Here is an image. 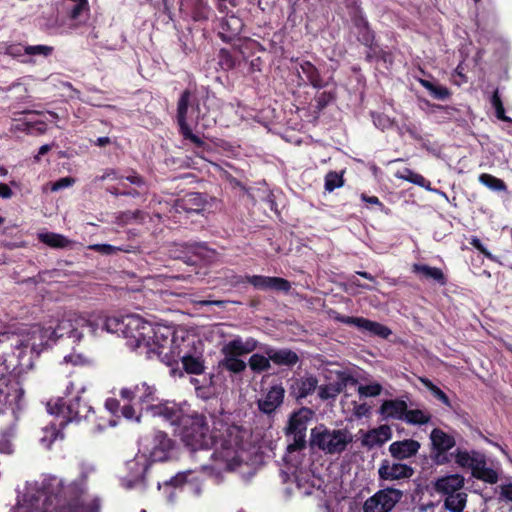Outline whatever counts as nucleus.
I'll return each mask as SVG.
<instances>
[{
    "mask_svg": "<svg viewBox=\"0 0 512 512\" xmlns=\"http://www.w3.org/2000/svg\"><path fill=\"white\" fill-rule=\"evenodd\" d=\"M171 425L182 426L179 435L191 452H200L201 458L209 457L210 464H202L203 470L234 471L254 462L260 449L263 435L252 433L250 429L213 421L210 429L209 420L203 415H187L182 409V416Z\"/></svg>",
    "mask_w": 512,
    "mask_h": 512,
    "instance_id": "obj_1",
    "label": "nucleus"
},
{
    "mask_svg": "<svg viewBox=\"0 0 512 512\" xmlns=\"http://www.w3.org/2000/svg\"><path fill=\"white\" fill-rule=\"evenodd\" d=\"M65 485L62 478L45 475L41 481L27 482L22 491H18L17 503L12 512H99L100 501L95 498L91 503L82 499L85 491L84 478Z\"/></svg>",
    "mask_w": 512,
    "mask_h": 512,
    "instance_id": "obj_2",
    "label": "nucleus"
},
{
    "mask_svg": "<svg viewBox=\"0 0 512 512\" xmlns=\"http://www.w3.org/2000/svg\"><path fill=\"white\" fill-rule=\"evenodd\" d=\"M84 328H88L93 335H96L98 323L85 315L66 312L61 318L51 319L44 325L34 324L22 329L11 340L17 366L21 370L32 368L34 360L42 350L55 343L58 338L66 336L74 342H79L83 337Z\"/></svg>",
    "mask_w": 512,
    "mask_h": 512,
    "instance_id": "obj_3",
    "label": "nucleus"
},
{
    "mask_svg": "<svg viewBox=\"0 0 512 512\" xmlns=\"http://www.w3.org/2000/svg\"><path fill=\"white\" fill-rule=\"evenodd\" d=\"M122 399L141 405L142 411L166 422H175L182 416V406L169 401H159L156 388L146 382L120 390Z\"/></svg>",
    "mask_w": 512,
    "mask_h": 512,
    "instance_id": "obj_4",
    "label": "nucleus"
},
{
    "mask_svg": "<svg viewBox=\"0 0 512 512\" xmlns=\"http://www.w3.org/2000/svg\"><path fill=\"white\" fill-rule=\"evenodd\" d=\"M206 115L200 107L199 99L189 91H184L178 101L177 119L180 131L185 139H189L197 147H201L204 142L202 139L192 133V125H200L202 128L210 126V121L205 119Z\"/></svg>",
    "mask_w": 512,
    "mask_h": 512,
    "instance_id": "obj_5",
    "label": "nucleus"
},
{
    "mask_svg": "<svg viewBox=\"0 0 512 512\" xmlns=\"http://www.w3.org/2000/svg\"><path fill=\"white\" fill-rule=\"evenodd\" d=\"M257 347L258 341L256 339L252 337L244 339L235 336L222 345L221 354L223 358L220 360L219 366L231 373L239 374L247 367V363L241 356L253 352Z\"/></svg>",
    "mask_w": 512,
    "mask_h": 512,
    "instance_id": "obj_6",
    "label": "nucleus"
},
{
    "mask_svg": "<svg viewBox=\"0 0 512 512\" xmlns=\"http://www.w3.org/2000/svg\"><path fill=\"white\" fill-rule=\"evenodd\" d=\"M181 345V337L175 335L168 326L153 325V331L144 342L142 354L148 358L157 356L167 364H171L172 351Z\"/></svg>",
    "mask_w": 512,
    "mask_h": 512,
    "instance_id": "obj_7",
    "label": "nucleus"
},
{
    "mask_svg": "<svg viewBox=\"0 0 512 512\" xmlns=\"http://www.w3.org/2000/svg\"><path fill=\"white\" fill-rule=\"evenodd\" d=\"M47 411L51 415L62 418L60 425L88 419L94 413L92 406L79 396V391L68 399L57 398L50 400L47 403Z\"/></svg>",
    "mask_w": 512,
    "mask_h": 512,
    "instance_id": "obj_8",
    "label": "nucleus"
},
{
    "mask_svg": "<svg viewBox=\"0 0 512 512\" xmlns=\"http://www.w3.org/2000/svg\"><path fill=\"white\" fill-rule=\"evenodd\" d=\"M455 463L463 469L471 471L474 478L479 479L488 484H496L499 475L496 470L487 466L486 457L483 453L475 450L456 449L451 454Z\"/></svg>",
    "mask_w": 512,
    "mask_h": 512,
    "instance_id": "obj_9",
    "label": "nucleus"
},
{
    "mask_svg": "<svg viewBox=\"0 0 512 512\" xmlns=\"http://www.w3.org/2000/svg\"><path fill=\"white\" fill-rule=\"evenodd\" d=\"M11 366L7 360H0V404L9 407L17 419L25 409L26 401L21 384L10 379Z\"/></svg>",
    "mask_w": 512,
    "mask_h": 512,
    "instance_id": "obj_10",
    "label": "nucleus"
},
{
    "mask_svg": "<svg viewBox=\"0 0 512 512\" xmlns=\"http://www.w3.org/2000/svg\"><path fill=\"white\" fill-rule=\"evenodd\" d=\"M352 441V435L346 429H327L318 426L311 430V445L328 454L343 452Z\"/></svg>",
    "mask_w": 512,
    "mask_h": 512,
    "instance_id": "obj_11",
    "label": "nucleus"
},
{
    "mask_svg": "<svg viewBox=\"0 0 512 512\" xmlns=\"http://www.w3.org/2000/svg\"><path fill=\"white\" fill-rule=\"evenodd\" d=\"M172 351L171 363L181 360L187 373L201 374L204 371L202 359V343L194 337L181 336V345Z\"/></svg>",
    "mask_w": 512,
    "mask_h": 512,
    "instance_id": "obj_12",
    "label": "nucleus"
},
{
    "mask_svg": "<svg viewBox=\"0 0 512 512\" xmlns=\"http://www.w3.org/2000/svg\"><path fill=\"white\" fill-rule=\"evenodd\" d=\"M174 443L167 434L157 431L152 435L141 438L139 450L153 462H164L170 458Z\"/></svg>",
    "mask_w": 512,
    "mask_h": 512,
    "instance_id": "obj_13",
    "label": "nucleus"
},
{
    "mask_svg": "<svg viewBox=\"0 0 512 512\" xmlns=\"http://www.w3.org/2000/svg\"><path fill=\"white\" fill-rule=\"evenodd\" d=\"M63 7L65 16L57 27L60 34H71L87 22L90 11L88 0H65Z\"/></svg>",
    "mask_w": 512,
    "mask_h": 512,
    "instance_id": "obj_14",
    "label": "nucleus"
},
{
    "mask_svg": "<svg viewBox=\"0 0 512 512\" xmlns=\"http://www.w3.org/2000/svg\"><path fill=\"white\" fill-rule=\"evenodd\" d=\"M153 331V325L145 321L139 315L124 316L123 338L127 346L132 350H138L142 354L144 342Z\"/></svg>",
    "mask_w": 512,
    "mask_h": 512,
    "instance_id": "obj_15",
    "label": "nucleus"
},
{
    "mask_svg": "<svg viewBox=\"0 0 512 512\" xmlns=\"http://www.w3.org/2000/svg\"><path fill=\"white\" fill-rule=\"evenodd\" d=\"M216 470L211 473V470H203L202 465L199 469L186 470L177 473L170 480L165 481V489H169L171 485L182 486V488L186 489L191 495L195 497H199L202 494V474H207L213 477L216 481H219L222 477L221 471L218 477L215 475Z\"/></svg>",
    "mask_w": 512,
    "mask_h": 512,
    "instance_id": "obj_16",
    "label": "nucleus"
},
{
    "mask_svg": "<svg viewBox=\"0 0 512 512\" xmlns=\"http://www.w3.org/2000/svg\"><path fill=\"white\" fill-rule=\"evenodd\" d=\"M313 411L309 408L303 407L298 411H295L289 419L287 427L288 435L293 436V443L287 447L288 453L298 451L305 444V432L307 430L308 423L313 417Z\"/></svg>",
    "mask_w": 512,
    "mask_h": 512,
    "instance_id": "obj_17",
    "label": "nucleus"
},
{
    "mask_svg": "<svg viewBox=\"0 0 512 512\" xmlns=\"http://www.w3.org/2000/svg\"><path fill=\"white\" fill-rule=\"evenodd\" d=\"M402 496L403 493L399 489L379 490L364 502L363 512H391Z\"/></svg>",
    "mask_w": 512,
    "mask_h": 512,
    "instance_id": "obj_18",
    "label": "nucleus"
},
{
    "mask_svg": "<svg viewBox=\"0 0 512 512\" xmlns=\"http://www.w3.org/2000/svg\"><path fill=\"white\" fill-rule=\"evenodd\" d=\"M151 462L138 450L135 457L126 462L127 474L121 478V484L127 489L144 485L145 475Z\"/></svg>",
    "mask_w": 512,
    "mask_h": 512,
    "instance_id": "obj_19",
    "label": "nucleus"
},
{
    "mask_svg": "<svg viewBox=\"0 0 512 512\" xmlns=\"http://www.w3.org/2000/svg\"><path fill=\"white\" fill-rule=\"evenodd\" d=\"M433 449V459L437 464H446L450 461L448 451L455 446L453 436L441 429L435 428L430 434Z\"/></svg>",
    "mask_w": 512,
    "mask_h": 512,
    "instance_id": "obj_20",
    "label": "nucleus"
},
{
    "mask_svg": "<svg viewBox=\"0 0 512 512\" xmlns=\"http://www.w3.org/2000/svg\"><path fill=\"white\" fill-rule=\"evenodd\" d=\"M414 470L411 466L399 462L382 461L379 466L378 474L382 480H400L413 475Z\"/></svg>",
    "mask_w": 512,
    "mask_h": 512,
    "instance_id": "obj_21",
    "label": "nucleus"
},
{
    "mask_svg": "<svg viewBox=\"0 0 512 512\" xmlns=\"http://www.w3.org/2000/svg\"><path fill=\"white\" fill-rule=\"evenodd\" d=\"M246 280L255 289L258 290H276L288 292L291 288L290 282L280 277L253 275L246 276Z\"/></svg>",
    "mask_w": 512,
    "mask_h": 512,
    "instance_id": "obj_22",
    "label": "nucleus"
},
{
    "mask_svg": "<svg viewBox=\"0 0 512 512\" xmlns=\"http://www.w3.org/2000/svg\"><path fill=\"white\" fill-rule=\"evenodd\" d=\"M285 390L281 384L270 387L265 395L258 400V408L266 414L273 413L283 402Z\"/></svg>",
    "mask_w": 512,
    "mask_h": 512,
    "instance_id": "obj_23",
    "label": "nucleus"
},
{
    "mask_svg": "<svg viewBox=\"0 0 512 512\" xmlns=\"http://www.w3.org/2000/svg\"><path fill=\"white\" fill-rule=\"evenodd\" d=\"M465 479L460 474H450L439 477L434 482V489L445 497L462 490Z\"/></svg>",
    "mask_w": 512,
    "mask_h": 512,
    "instance_id": "obj_24",
    "label": "nucleus"
},
{
    "mask_svg": "<svg viewBox=\"0 0 512 512\" xmlns=\"http://www.w3.org/2000/svg\"><path fill=\"white\" fill-rule=\"evenodd\" d=\"M32 114L33 112L30 111H23L19 113H14L12 119V123L10 126L11 132H25V133H45L46 131V124L43 121H32V120H22L19 115L22 114Z\"/></svg>",
    "mask_w": 512,
    "mask_h": 512,
    "instance_id": "obj_25",
    "label": "nucleus"
},
{
    "mask_svg": "<svg viewBox=\"0 0 512 512\" xmlns=\"http://www.w3.org/2000/svg\"><path fill=\"white\" fill-rule=\"evenodd\" d=\"M392 437V430L388 425H381L364 433L361 437V444L372 449L383 445Z\"/></svg>",
    "mask_w": 512,
    "mask_h": 512,
    "instance_id": "obj_26",
    "label": "nucleus"
},
{
    "mask_svg": "<svg viewBox=\"0 0 512 512\" xmlns=\"http://www.w3.org/2000/svg\"><path fill=\"white\" fill-rule=\"evenodd\" d=\"M419 449V442L413 439L395 441L389 446V452L391 456L398 460H404L413 457L417 454Z\"/></svg>",
    "mask_w": 512,
    "mask_h": 512,
    "instance_id": "obj_27",
    "label": "nucleus"
},
{
    "mask_svg": "<svg viewBox=\"0 0 512 512\" xmlns=\"http://www.w3.org/2000/svg\"><path fill=\"white\" fill-rule=\"evenodd\" d=\"M406 409L407 403L404 400H385L379 408V413L385 420H404Z\"/></svg>",
    "mask_w": 512,
    "mask_h": 512,
    "instance_id": "obj_28",
    "label": "nucleus"
},
{
    "mask_svg": "<svg viewBox=\"0 0 512 512\" xmlns=\"http://www.w3.org/2000/svg\"><path fill=\"white\" fill-rule=\"evenodd\" d=\"M204 205V196L201 193L193 192L177 200L174 209L176 212L199 213L202 211Z\"/></svg>",
    "mask_w": 512,
    "mask_h": 512,
    "instance_id": "obj_29",
    "label": "nucleus"
},
{
    "mask_svg": "<svg viewBox=\"0 0 512 512\" xmlns=\"http://www.w3.org/2000/svg\"><path fill=\"white\" fill-rule=\"evenodd\" d=\"M265 354L269 356V359L276 365L293 366L299 360L298 355L294 351L286 348L276 349L266 347Z\"/></svg>",
    "mask_w": 512,
    "mask_h": 512,
    "instance_id": "obj_30",
    "label": "nucleus"
},
{
    "mask_svg": "<svg viewBox=\"0 0 512 512\" xmlns=\"http://www.w3.org/2000/svg\"><path fill=\"white\" fill-rule=\"evenodd\" d=\"M318 387V380L312 375H307L297 379L292 385V393L297 399H302L311 395Z\"/></svg>",
    "mask_w": 512,
    "mask_h": 512,
    "instance_id": "obj_31",
    "label": "nucleus"
},
{
    "mask_svg": "<svg viewBox=\"0 0 512 512\" xmlns=\"http://www.w3.org/2000/svg\"><path fill=\"white\" fill-rule=\"evenodd\" d=\"M356 327L383 339L388 338L392 334V331L387 326L363 317L358 318Z\"/></svg>",
    "mask_w": 512,
    "mask_h": 512,
    "instance_id": "obj_32",
    "label": "nucleus"
},
{
    "mask_svg": "<svg viewBox=\"0 0 512 512\" xmlns=\"http://www.w3.org/2000/svg\"><path fill=\"white\" fill-rule=\"evenodd\" d=\"M345 387L344 378L338 376V379L328 384L318 387V396L321 400L335 399Z\"/></svg>",
    "mask_w": 512,
    "mask_h": 512,
    "instance_id": "obj_33",
    "label": "nucleus"
},
{
    "mask_svg": "<svg viewBox=\"0 0 512 512\" xmlns=\"http://www.w3.org/2000/svg\"><path fill=\"white\" fill-rule=\"evenodd\" d=\"M242 27V20L235 15H230L225 17L221 22V34L225 39L231 40L233 37L240 34Z\"/></svg>",
    "mask_w": 512,
    "mask_h": 512,
    "instance_id": "obj_34",
    "label": "nucleus"
},
{
    "mask_svg": "<svg viewBox=\"0 0 512 512\" xmlns=\"http://www.w3.org/2000/svg\"><path fill=\"white\" fill-rule=\"evenodd\" d=\"M38 239L52 248H67L73 244V241L64 235L53 232H41L38 234Z\"/></svg>",
    "mask_w": 512,
    "mask_h": 512,
    "instance_id": "obj_35",
    "label": "nucleus"
},
{
    "mask_svg": "<svg viewBox=\"0 0 512 512\" xmlns=\"http://www.w3.org/2000/svg\"><path fill=\"white\" fill-rule=\"evenodd\" d=\"M413 272L422 276L423 278L432 279L441 285L446 283V278L442 270L437 267H431L425 264H414Z\"/></svg>",
    "mask_w": 512,
    "mask_h": 512,
    "instance_id": "obj_36",
    "label": "nucleus"
},
{
    "mask_svg": "<svg viewBox=\"0 0 512 512\" xmlns=\"http://www.w3.org/2000/svg\"><path fill=\"white\" fill-rule=\"evenodd\" d=\"M467 503V494L461 490L445 497L444 507L450 512H462Z\"/></svg>",
    "mask_w": 512,
    "mask_h": 512,
    "instance_id": "obj_37",
    "label": "nucleus"
},
{
    "mask_svg": "<svg viewBox=\"0 0 512 512\" xmlns=\"http://www.w3.org/2000/svg\"><path fill=\"white\" fill-rule=\"evenodd\" d=\"M93 321L98 323V329L100 328V325H101L102 330H105L109 333H116V334L123 336L124 316L121 318L112 316V317H106L104 320L98 319V320H93Z\"/></svg>",
    "mask_w": 512,
    "mask_h": 512,
    "instance_id": "obj_38",
    "label": "nucleus"
},
{
    "mask_svg": "<svg viewBox=\"0 0 512 512\" xmlns=\"http://www.w3.org/2000/svg\"><path fill=\"white\" fill-rule=\"evenodd\" d=\"M41 433L39 441L46 449H49L57 439L63 438L62 432L55 424L44 427Z\"/></svg>",
    "mask_w": 512,
    "mask_h": 512,
    "instance_id": "obj_39",
    "label": "nucleus"
},
{
    "mask_svg": "<svg viewBox=\"0 0 512 512\" xmlns=\"http://www.w3.org/2000/svg\"><path fill=\"white\" fill-rule=\"evenodd\" d=\"M300 69L313 87L322 88L325 86V83L320 78L316 67L312 63L305 61L300 64Z\"/></svg>",
    "mask_w": 512,
    "mask_h": 512,
    "instance_id": "obj_40",
    "label": "nucleus"
},
{
    "mask_svg": "<svg viewBox=\"0 0 512 512\" xmlns=\"http://www.w3.org/2000/svg\"><path fill=\"white\" fill-rule=\"evenodd\" d=\"M419 83L430 93V95L438 100L448 99L451 95L447 87L437 85L429 80L420 79Z\"/></svg>",
    "mask_w": 512,
    "mask_h": 512,
    "instance_id": "obj_41",
    "label": "nucleus"
},
{
    "mask_svg": "<svg viewBox=\"0 0 512 512\" xmlns=\"http://www.w3.org/2000/svg\"><path fill=\"white\" fill-rule=\"evenodd\" d=\"M431 414L421 409H406L404 420L408 424L412 425H423L430 421Z\"/></svg>",
    "mask_w": 512,
    "mask_h": 512,
    "instance_id": "obj_42",
    "label": "nucleus"
},
{
    "mask_svg": "<svg viewBox=\"0 0 512 512\" xmlns=\"http://www.w3.org/2000/svg\"><path fill=\"white\" fill-rule=\"evenodd\" d=\"M269 356L255 353L250 356L248 365L250 369L255 373H261L270 369Z\"/></svg>",
    "mask_w": 512,
    "mask_h": 512,
    "instance_id": "obj_43",
    "label": "nucleus"
},
{
    "mask_svg": "<svg viewBox=\"0 0 512 512\" xmlns=\"http://www.w3.org/2000/svg\"><path fill=\"white\" fill-rule=\"evenodd\" d=\"M16 429L15 426L9 427L5 430L0 437V454L10 455L13 453L12 440L15 437Z\"/></svg>",
    "mask_w": 512,
    "mask_h": 512,
    "instance_id": "obj_44",
    "label": "nucleus"
},
{
    "mask_svg": "<svg viewBox=\"0 0 512 512\" xmlns=\"http://www.w3.org/2000/svg\"><path fill=\"white\" fill-rule=\"evenodd\" d=\"M479 182L493 191H506L507 189L504 181L491 174H481L479 176Z\"/></svg>",
    "mask_w": 512,
    "mask_h": 512,
    "instance_id": "obj_45",
    "label": "nucleus"
},
{
    "mask_svg": "<svg viewBox=\"0 0 512 512\" xmlns=\"http://www.w3.org/2000/svg\"><path fill=\"white\" fill-rule=\"evenodd\" d=\"M145 215L140 210L135 211H126L121 213L118 217L119 224H131V223H142L144 221Z\"/></svg>",
    "mask_w": 512,
    "mask_h": 512,
    "instance_id": "obj_46",
    "label": "nucleus"
},
{
    "mask_svg": "<svg viewBox=\"0 0 512 512\" xmlns=\"http://www.w3.org/2000/svg\"><path fill=\"white\" fill-rule=\"evenodd\" d=\"M344 184L343 174L331 171L325 176V190L328 192L334 191L336 188L342 187Z\"/></svg>",
    "mask_w": 512,
    "mask_h": 512,
    "instance_id": "obj_47",
    "label": "nucleus"
},
{
    "mask_svg": "<svg viewBox=\"0 0 512 512\" xmlns=\"http://www.w3.org/2000/svg\"><path fill=\"white\" fill-rule=\"evenodd\" d=\"M405 174L402 176L406 181L418 185L420 187L425 188L426 190H432L430 187V182L421 174L413 172L410 169H406Z\"/></svg>",
    "mask_w": 512,
    "mask_h": 512,
    "instance_id": "obj_48",
    "label": "nucleus"
},
{
    "mask_svg": "<svg viewBox=\"0 0 512 512\" xmlns=\"http://www.w3.org/2000/svg\"><path fill=\"white\" fill-rule=\"evenodd\" d=\"M496 492L500 501L512 503V479H507L498 485Z\"/></svg>",
    "mask_w": 512,
    "mask_h": 512,
    "instance_id": "obj_49",
    "label": "nucleus"
},
{
    "mask_svg": "<svg viewBox=\"0 0 512 512\" xmlns=\"http://www.w3.org/2000/svg\"><path fill=\"white\" fill-rule=\"evenodd\" d=\"M381 391L382 386L376 382L358 387V393L361 397H376L380 395Z\"/></svg>",
    "mask_w": 512,
    "mask_h": 512,
    "instance_id": "obj_50",
    "label": "nucleus"
},
{
    "mask_svg": "<svg viewBox=\"0 0 512 512\" xmlns=\"http://www.w3.org/2000/svg\"><path fill=\"white\" fill-rule=\"evenodd\" d=\"M491 104L495 109L496 117L502 121H511L510 118L505 116V110L499 96L498 91H495L491 97Z\"/></svg>",
    "mask_w": 512,
    "mask_h": 512,
    "instance_id": "obj_51",
    "label": "nucleus"
},
{
    "mask_svg": "<svg viewBox=\"0 0 512 512\" xmlns=\"http://www.w3.org/2000/svg\"><path fill=\"white\" fill-rule=\"evenodd\" d=\"M372 119L374 125L382 131L391 128L394 124V121L384 114L372 113Z\"/></svg>",
    "mask_w": 512,
    "mask_h": 512,
    "instance_id": "obj_52",
    "label": "nucleus"
},
{
    "mask_svg": "<svg viewBox=\"0 0 512 512\" xmlns=\"http://www.w3.org/2000/svg\"><path fill=\"white\" fill-rule=\"evenodd\" d=\"M422 382L438 400L447 406L450 405L447 395L440 388L434 385L430 380L422 379Z\"/></svg>",
    "mask_w": 512,
    "mask_h": 512,
    "instance_id": "obj_53",
    "label": "nucleus"
},
{
    "mask_svg": "<svg viewBox=\"0 0 512 512\" xmlns=\"http://www.w3.org/2000/svg\"><path fill=\"white\" fill-rule=\"evenodd\" d=\"M24 51L28 55H43L48 56L52 53L53 48L47 45H31L26 46Z\"/></svg>",
    "mask_w": 512,
    "mask_h": 512,
    "instance_id": "obj_54",
    "label": "nucleus"
},
{
    "mask_svg": "<svg viewBox=\"0 0 512 512\" xmlns=\"http://www.w3.org/2000/svg\"><path fill=\"white\" fill-rule=\"evenodd\" d=\"M209 16V7L202 0L198 1L197 7L193 12V19L195 21L206 20Z\"/></svg>",
    "mask_w": 512,
    "mask_h": 512,
    "instance_id": "obj_55",
    "label": "nucleus"
},
{
    "mask_svg": "<svg viewBox=\"0 0 512 512\" xmlns=\"http://www.w3.org/2000/svg\"><path fill=\"white\" fill-rule=\"evenodd\" d=\"M88 248L90 250H94L106 255H111L118 251H122V248L110 244H92L89 245Z\"/></svg>",
    "mask_w": 512,
    "mask_h": 512,
    "instance_id": "obj_56",
    "label": "nucleus"
},
{
    "mask_svg": "<svg viewBox=\"0 0 512 512\" xmlns=\"http://www.w3.org/2000/svg\"><path fill=\"white\" fill-rule=\"evenodd\" d=\"M165 482L163 484L158 483V489L163 490V493L166 496V500L168 503L173 504L177 499V491L182 488V486L171 485L169 489H165Z\"/></svg>",
    "mask_w": 512,
    "mask_h": 512,
    "instance_id": "obj_57",
    "label": "nucleus"
},
{
    "mask_svg": "<svg viewBox=\"0 0 512 512\" xmlns=\"http://www.w3.org/2000/svg\"><path fill=\"white\" fill-rule=\"evenodd\" d=\"M75 183V179L72 177H63L51 184V191L57 192L65 188L71 187Z\"/></svg>",
    "mask_w": 512,
    "mask_h": 512,
    "instance_id": "obj_58",
    "label": "nucleus"
},
{
    "mask_svg": "<svg viewBox=\"0 0 512 512\" xmlns=\"http://www.w3.org/2000/svg\"><path fill=\"white\" fill-rule=\"evenodd\" d=\"M358 39L366 46H371L374 40V34L370 30L369 26L363 28L362 31H358Z\"/></svg>",
    "mask_w": 512,
    "mask_h": 512,
    "instance_id": "obj_59",
    "label": "nucleus"
},
{
    "mask_svg": "<svg viewBox=\"0 0 512 512\" xmlns=\"http://www.w3.org/2000/svg\"><path fill=\"white\" fill-rule=\"evenodd\" d=\"M63 362L72 365H83L86 363V358L82 354L72 352L64 357Z\"/></svg>",
    "mask_w": 512,
    "mask_h": 512,
    "instance_id": "obj_60",
    "label": "nucleus"
},
{
    "mask_svg": "<svg viewBox=\"0 0 512 512\" xmlns=\"http://www.w3.org/2000/svg\"><path fill=\"white\" fill-rule=\"evenodd\" d=\"M470 244L478 251H480L486 258L490 260H495V257L487 250V248L482 244L479 238L472 237Z\"/></svg>",
    "mask_w": 512,
    "mask_h": 512,
    "instance_id": "obj_61",
    "label": "nucleus"
},
{
    "mask_svg": "<svg viewBox=\"0 0 512 512\" xmlns=\"http://www.w3.org/2000/svg\"><path fill=\"white\" fill-rule=\"evenodd\" d=\"M121 414L128 420H135L136 422L140 420V415L136 414L132 405H124L121 409Z\"/></svg>",
    "mask_w": 512,
    "mask_h": 512,
    "instance_id": "obj_62",
    "label": "nucleus"
},
{
    "mask_svg": "<svg viewBox=\"0 0 512 512\" xmlns=\"http://www.w3.org/2000/svg\"><path fill=\"white\" fill-rule=\"evenodd\" d=\"M221 65L224 69H231L234 66V61L226 50H221Z\"/></svg>",
    "mask_w": 512,
    "mask_h": 512,
    "instance_id": "obj_63",
    "label": "nucleus"
},
{
    "mask_svg": "<svg viewBox=\"0 0 512 512\" xmlns=\"http://www.w3.org/2000/svg\"><path fill=\"white\" fill-rule=\"evenodd\" d=\"M452 79H453V82L456 84V85H461L462 83L466 82V78L463 74V68L460 65H458L456 67V69L454 70L453 74H452Z\"/></svg>",
    "mask_w": 512,
    "mask_h": 512,
    "instance_id": "obj_64",
    "label": "nucleus"
}]
</instances>
